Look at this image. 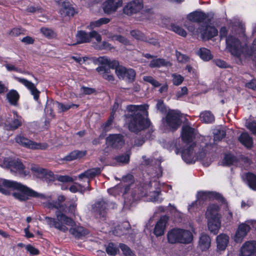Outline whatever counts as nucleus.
<instances>
[{
    "instance_id": "nucleus-1",
    "label": "nucleus",
    "mask_w": 256,
    "mask_h": 256,
    "mask_svg": "<svg viewBox=\"0 0 256 256\" xmlns=\"http://www.w3.org/2000/svg\"><path fill=\"white\" fill-rule=\"evenodd\" d=\"M0 192L5 195H10L20 202H26L30 198H39L50 200V196L38 193L27 186L16 181L0 178Z\"/></svg>"
},
{
    "instance_id": "nucleus-2",
    "label": "nucleus",
    "mask_w": 256,
    "mask_h": 256,
    "mask_svg": "<svg viewBox=\"0 0 256 256\" xmlns=\"http://www.w3.org/2000/svg\"><path fill=\"white\" fill-rule=\"evenodd\" d=\"M149 106L148 104L141 105H128L126 110L132 114L126 115L127 119L128 128L130 132L138 133L148 128L150 125V120L146 118L148 116V110Z\"/></svg>"
},
{
    "instance_id": "nucleus-3",
    "label": "nucleus",
    "mask_w": 256,
    "mask_h": 256,
    "mask_svg": "<svg viewBox=\"0 0 256 256\" xmlns=\"http://www.w3.org/2000/svg\"><path fill=\"white\" fill-rule=\"evenodd\" d=\"M76 212L74 214H70L62 210L56 212V218L45 216L44 220L50 228H54L61 232H66L68 230V226L73 227L76 223L71 216H74Z\"/></svg>"
},
{
    "instance_id": "nucleus-4",
    "label": "nucleus",
    "mask_w": 256,
    "mask_h": 256,
    "mask_svg": "<svg viewBox=\"0 0 256 256\" xmlns=\"http://www.w3.org/2000/svg\"><path fill=\"white\" fill-rule=\"evenodd\" d=\"M182 140L186 144H191L186 146L182 152V158L187 164H192L194 162V158L196 156V153L194 148L196 144L193 142V140L195 138L194 129L188 126H185L182 128Z\"/></svg>"
},
{
    "instance_id": "nucleus-5",
    "label": "nucleus",
    "mask_w": 256,
    "mask_h": 256,
    "mask_svg": "<svg viewBox=\"0 0 256 256\" xmlns=\"http://www.w3.org/2000/svg\"><path fill=\"white\" fill-rule=\"evenodd\" d=\"M97 62L100 66L96 68V70L104 79L112 82L114 78L110 74V68L116 70L119 67L118 62L116 60H111L105 56L99 57Z\"/></svg>"
},
{
    "instance_id": "nucleus-6",
    "label": "nucleus",
    "mask_w": 256,
    "mask_h": 256,
    "mask_svg": "<svg viewBox=\"0 0 256 256\" xmlns=\"http://www.w3.org/2000/svg\"><path fill=\"white\" fill-rule=\"evenodd\" d=\"M3 165L7 169L10 170L12 173L18 174L20 176H26L28 173V172L26 170L22 162L19 160L5 158L3 160Z\"/></svg>"
},
{
    "instance_id": "nucleus-7",
    "label": "nucleus",
    "mask_w": 256,
    "mask_h": 256,
    "mask_svg": "<svg viewBox=\"0 0 256 256\" xmlns=\"http://www.w3.org/2000/svg\"><path fill=\"white\" fill-rule=\"evenodd\" d=\"M181 118L180 111L174 110H168L165 118L166 126L171 130L176 131L182 124Z\"/></svg>"
},
{
    "instance_id": "nucleus-8",
    "label": "nucleus",
    "mask_w": 256,
    "mask_h": 256,
    "mask_svg": "<svg viewBox=\"0 0 256 256\" xmlns=\"http://www.w3.org/2000/svg\"><path fill=\"white\" fill-rule=\"evenodd\" d=\"M226 48L232 55L240 57L242 52V47L240 40L236 37L228 36L226 38Z\"/></svg>"
},
{
    "instance_id": "nucleus-9",
    "label": "nucleus",
    "mask_w": 256,
    "mask_h": 256,
    "mask_svg": "<svg viewBox=\"0 0 256 256\" xmlns=\"http://www.w3.org/2000/svg\"><path fill=\"white\" fill-rule=\"evenodd\" d=\"M44 207L49 209L56 208V210H62L70 214H74L77 212V204L75 202H72L68 206L67 205H60L58 202H56V200L52 202H47L44 203Z\"/></svg>"
},
{
    "instance_id": "nucleus-10",
    "label": "nucleus",
    "mask_w": 256,
    "mask_h": 256,
    "mask_svg": "<svg viewBox=\"0 0 256 256\" xmlns=\"http://www.w3.org/2000/svg\"><path fill=\"white\" fill-rule=\"evenodd\" d=\"M197 34H200L202 40H210L216 36L218 31L214 26L209 25L208 22H206L201 24L196 32Z\"/></svg>"
},
{
    "instance_id": "nucleus-11",
    "label": "nucleus",
    "mask_w": 256,
    "mask_h": 256,
    "mask_svg": "<svg viewBox=\"0 0 256 256\" xmlns=\"http://www.w3.org/2000/svg\"><path fill=\"white\" fill-rule=\"evenodd\" d=\"M108 202L103 199L96 201L92 206V210L100 218L105 220L107 215Z\"/></svg>"
},
{
    "instance_id": "nucleus-12",
    "label": "nucleus",
    "mask_w": 256,
    "mask_h": 256,
    "mask_svg": "<svg viewBox=\"0 0 256 256\" xmlns=\"http://www.w3.org/2000/svg\"><path fill=\"white\" fill-rule=\"evenodd\" d=\"M115 72L119 78L126 80L128 82H132L135 80L136 72L134 69L120 66L118 67Z\"/></svg>"
},
{
    "instance_id": "nucleus-13",
    "label": "nucleus",
    "mask_w": 256,
    "mask_h": 256,
    "mask_svg": "<svg viewBox=\"0 0 256 256\" xmlns=\"http://www.w3.org/2000/svg\"><path fill=\"white\" fill-rule=\"evenodd\" d=\"M16 142L25 148L31 149L44 150L46 147L44 145H42L40 143L33 142L22 136H18L16 138Z\"/></svg>"
},
{
    "instance_id": "nucleus-14",
    "label": "nucleus",
    "mask_w": 256,
    "mask_h": 256,
    "mask_svg": "<svg viewBox=\"0 0 256 256\" xmlns=\"http://www.w3.org/2000/svg\"><path fill=\"white\" fill-rule=\"evenodd\" d=\"M106 144L108 146L115 148H120L124 144V136L121 134H110L106 138Z\"/></svg>"
},
{
    "instance_id": "nucleus-15",
    "label": "nucleus",
    "mask_w": 256,
    "mask_h": 256,
    "mask_svg": "<svg viewBox=\"0 0 256 256\" xmlns=\"http://www.w3.org/2000/svg\"><path fill=\"white\" fill-rule=\"evenodd\" d=\"M13 78L30 90L31 94L34 96V100L38 101L40 92L36 88L34 84L24 78H20L16 76H13Z\"/></svg>"
},
{
    "instance_id": "nucleus-16",
    "label": "nucleus",
    "mask_w": 256,
    "mask_h": 256,
    "mask_svg": "<svg viewBox=\"0 0 256 256\" xmlns=\"http://www.w3.org/2000/svg\"><path fill=\"white\" fill-rule=\"evenodd\" d=\"M142 8V0H134L124 6L123 12L124 14L130 16L138 12Z\"/></svg>"
},
{
    "instance_id": "nucleus-17",
    "label": "nucleus",
    "mask_w": 256,
    "mask_h": 256,
    "mask_svg": "<svg viewBox=\"0 0 256 256\" xmlns=\"http://www.w3.org/2000/svg\"><path fill=\"white\" fill-rule=\"evenodd\" d=\"M122 5V0H106L103 4L104 12L108 14L116 12Z\"/></svg>"
},
{
    "instance_id": "nucleus-18",
    "label": "nucleus",
    "mask_w": 256,
    "mask_h": 256,
    "mask_svg": "<svg viewBox=\"0 0 256 256\" xmlns=\"http://www.w3.org/2000/svg\"><path fill=\"white\" fill-rule=\"evenodd\" d=\"M240 256H256V242H246L241 248Z\"/></svg>"
},
{
    "instance_id": "nucleus-19",
    "label": "nucleus",
    "mask_w": 256,
    "mask_h": 256,
    "mask_svg": "<svg viewBox=\"0 0 256 256\" xmlns=\"http://www.w3.org/2000/svg\"><path fill=\"white\" fill-rule=\"evenodd\" d=\"M250 222L247 221L244 223L240 224L235 234V241L240 242L246 236L250 230Z\"/></svg>"
},
{
    "instance_id": "nucleus-20",
    "label": "nucleus",
    "mask_w": 256,
    "mask_h": 256,
    "mask_svg": "<svg viewBox=\"0 0 256 256\" xmlns=\"http://www.w3.org/2000/svg\"><path fill=\"white\" fill-rule=\"evenodd\" d=\"M220 210L218 206L215 204H210L207 208L206 218L208 220L220 219V214H219Z\"/></svg>"
},
{
    "instance_id": "nucleus-21",
    "label": "nucleus",
    "mask_w": 256,
    "mask_h": 256,
    "mask_svg": "<svg viewBox=\"0 0 256 256\" xmlns=\"http://www.w3.org/2000/svg\"><path fill=\"white\" fill-rule=\"evenodd\" d=\"M208 16L203 12L194 11L190 12L187 16V18L192 22L200 23L205 20Z\"/></svg>"
},
{
    "instance_id": "nucleus-22",
    "label": "nucleus",
    "mask_w": 256,
    "mask_h": 256,
    "mask_svg": "<svg viewBox=\"0 0 256 256\" xmlns=\"http://www.w3.org/2000/svg\"><path fill=\"white\" fill-rule=\"evenodd\" d=\"M167 240L169 244H180V228H174L168 231L167 234Z\"/></svg>"
},
{
    "instance_id": "nucleus-23",
    "label": "nucleus",
    "mask_w": 256,
    "mask_h": 256,
    "mask_svg": "<svg viewBox=\"0 0 256 256\" xmlns=\"http://www.w3.org/2000/svg\"><path fill=\"white\" fill-rule=\"evenodd\" d=\"M166 222L167 218L166 216L160 218L156 222L154 230V233L156 236L164 234Z\"/></svg>"
},
{
    "instance_id": "nucleus-24",
    "label": "nucleus",
    "mask_w": 256,
    "mask_h": 256,
    "mask_svg": "<svg viewBox=\"0 0 256 256\" xmlns=\"http://www.w3.org/2000/svg\"><path fill=\"white\" fill-rule=\"evenodd\" d=\"M180 244H189L193 240L192 234L188 230L180 228Z\"/></svg>"
},
{
    "instance_id": "nucleus-25",
    "label": "nucleus",
    "mask_w": 256,
    "mask_h": 256,
    "mask_svg": "<svg viewBox=\"0 0 256 256\" xmlns=\"http://www.w3.org/2000/svg\"><path fill=\"white\" fill-rule=\"evenodd\" d=\"M102 168H96L88 170L80 174L78 176V178L80 180H82L83 178H92L100 174Z\"/></svg>"
},
{
    "instance_id": "nucleus-26",
    "label": "nucleus",
    "mask_w": 256,
    "mask_h": 256,
    "mask_svg": "<svg viewBox=\"0 0 256 256\" xmlns=\"http://www.w3.org/2000/svg\"><path fill=\"white\" fill-rule=\"evenodd\" d=\"M211 240L206 234H201L198 241V246L202 251H206L210 246Z\"/></svg>"
},
{
    "instance_id": "nucleus-27",
    "label": "nucleus",
    "mask_w": 256,
    "mask_h": 256,
    "mask_svg": "<svg viewBox=\"0 0 256 256\" xmlns=\"http://www.w3.org/2000/svg\"><path fill=\"white\" fill-rule=\"evenodd\" d=\"M70 232L78 238H82L89 234V231L82 226H78L69 230Z\"/></svg>"
},
{
    "instance_id": "nucleus-28",
    "label": "nucleus",
    "mask_w": 256,
    "mask_h": 256,
    "mask_svg": "<svg viewBox=\"0 0 256 256\" xmlns=\"http://www.w3.org/2000/svg\"><path fill=\"white\" fill-rule=\"evenodd\" d=\"M229 237L225 234H220L216 238L217 248L219 250H224L228 244Z\"/></svg>"
},
{
    "instance_id": "nucleus-29",
    "label": "nucleus",
    "mask_w": 256,
    "mask_h": 256,
    "mask_svg": "<svg viewBox=\"0 0 256 256\" xmlns=\"http://www.w3.org/2000/svg\"><path fill=\"white\" fill-rule=\"evenodd\" d=\"M221 226L220 219L208 220V230L214 234L218 233Z\"/></svg>"
},
{
    "instance_id": "nucleus-30",
    "label": "nucleus",
    "mask_w": 256,
    "mask_h": 256,
    "mask_svg": "<svg viewBox=\"0 0 256 256\" xmlns=\"http://www.w3.org/2000/svg\"><path fill=\"white\" fill-rule=\"evenodd\" d=\"M238 140L248 148H250L252 146V138L248 132L242 133L238 137Z\"/></svg>"
},
{
    "instance_id": "nucleus-31",
    "label": "nucleus",
    "mask_w": 256,
    "mask_h": 256,
    "mask_svg": "<svg viewBox=\"0 0 256 256\" xmlns=\"http://www.w3.org/2000/svg\"><path fill=\"white\" fill-rule=\"evenodd\" d=\"M52 103L53 106L57 108L58 113L65 112L74 106H76V108L78 106V104H64L58 101H55V102H52Z\"/></svg>"
},
{
    "instance_id": "nucleus-32",
    "label": "nucleus",
    "mask_w": 256,
    "mask_h": 256,
    "mask_svg": "<svg viewBox=\"0 0 256 256\" xmlns=\"http://www.w3.org/2000/svg\"><path fill=\"white\" fill-rule=\"evenodd\" d=\"M6 98L11 105L16 106L20 99V95L16 90H11L7 93Z\"/></svg>"
},
{
    "instance_id": "nucleus-33",
    "label": "nucleus",
    "mask_w": 256,
    "mask_h": 256,
    "mask_svg": "<svg viewBox=\"0 0 256 256\" xmlns=\"http://www.w3.org/2000/svg\"><path fill=\"white\" fill-rule=\"evenodd\" d=\"M202 122L206 124H212L214 122V115L210 110H205L202 112L200 115Z\"/></svg>"
},
{
    "instance_id": "nucleus-34",
    "label": "nucleus",
    "mask_w": 256,
    "mask_h": 256,
    "mask_svg": "<svg viewBox=\"0 0 256 256\" xmlns=\"http://www.w3.org/2000/svg\"><path fill=\"white\" fill-rule=\"evenodd\" d=\"M24 120L22 116L14 118L6 126L7 130H14L20 126Z\"/></svg>"
},
{
    "instance_id": "nucleus-35",
    "label": "nucleus",
    "mask_w": 256,
    "mask_h": 256,
    "mask_svg": "<svg viewBox=\"0 0 256 256\" xmlns=\"http://www.w3.org/2000/svg\"><path fill=\"white\" fill-rule=\"evenodd\" d=\"M86 154V151L74 150L65 156L62 160L66 161H72L77 158H80Z\"/></svg>"
},
{
    "instance_id": "nucleus-36",
    "label": "nucleus",
    "mask_w": 256,
    "mask_h": 256,
    "mask_svg": "<svg viewBox=\"0 0 256 256\" xmlns=\"http://www.w3.org/2000/svg\"><path fill=\"white\" fill-rule=\"evenodd\" d=\"M132 154L131 150H128L124 154H120L115 156L114 159L116 161L122 164H128L130 160V156Z\"/></svg>"
},
{
    "instance_id": "nucleus-37",
    "label": "nucleus",
    "mask_w": 256,
    "mask_h": 256,
    "mask_svg": "<svg viewBox=\"0 0 256 256\" xmlns=\"http://www.w3.org/2000/svg\"><path fill=\"white\" fill-rule=\"evenodd\" d=\"M245 180L250 189L256 191V175L251 172H248L246 174Z\"/></svg>"
},
{
    "instance_id": "nucleus-38",
    "label": "nucleus",
    "mask_w": 256,
    "mask_h": 256,
    "mask_svg": "<svg viewBox=\"0 0 256 256\" xmlns=\"http://www.w3.org/2000/svg\"><path fill=\"white\" fill-rule=\"evenodd\" d=\"M76 37L77 38L76 44L86 43L90 42V33L82 30L78 31Z\"/></svg>"
},
{
    "instance_id": "nucleus-39",
    "label": "nucleus",
    "mask_w": 256,
    "mask_h": 256,
    "mask_svg": "<svg viewBox=\"0 0 256 256\" xmlns=\"http://www.w3.org/2000/svg\"><path fill=\"white\" fill-rule=\"evenodd\" d=\"M170 62L164 58L154 59L150 62L149 66L151 68L166 66Z\"/></svg>"
},
{
    "instance_id": "nucleus-40",
    "label": "nucleus",
    "mask_w": 256,
    "mask_h": 256,
    "mask_svg": "<svg viewBox=\"0 0 256 256\" xmlns=\"http://www.w3.org/2000/svg\"><path fill=\"white\" fill-rule=\"evenodd\" d=\"M197 54L204 61H208L212 58L210 51L204 48H200L197 52Z\"/></svg>"
},
{
    "instance_id": "nucleus-41",
    "label": "nucleus",
    "mask_w": 256,
    "mask_h": 256,
    "mask_svg": "<svg viewBox=\"0 0 256 256\" xmlns=\"http://www.w3.org/2000/svg\"><path fill=\"white\" fill-rule=\"evenodd\" d=\"M170 27L172 30L178 34L183 37H186V36L187 33L186 31L179 26L174 24H170Z\"/></svg>"
},
{
    "instance_id": "nucleus-42",
    "label": "nucleus",
    "mask_w": 256,
    "mask_h": 256,
    "mask_svg": "<svg viewBox=\"0 0 256 256\" xmlns=\"http://www.w3.org/2000/svg\"><path fill=\"white\" fill-rule=\"evenodd\" d=\"M60 12L62 14L73 16L74 14V10L73 8L69 6L68 3L67 5L66 4L63 8H61Z\"/></svg>"
},
{
    "instance_id": "nucleus-43",
    "label": "nucleus",
    "mask_w": 256,
    "mask_h": 256,
    "mask_svg": "<svg viewBox=\"0 0 256 256\" xmlns=\"http://www.w3.org/2000/svg\"><path fill=\"white\" fill-rule=\"evenodd\" d=\"M226 136V132L224 129H217L215 130L214 140L215 142L220 141Z\"/></svg>"
},
{
    "instance_id": "nucleus-44",
    "label": "nucleus",
    "mask_w": 256,
    "mask_h": 256,
    "mask_svg": "<svg viewBox=\"0 0 256 256\" xmlns=\"http://www.w3.org/2000/svg\"><path fill=\"white\" fill-rule=\"evenodd\" d=\"M132 36L136 39L142 41H146L147 38L144 35L143 33L138 30H132L130 32Z\"/></svg>"
},
{
    "instance_id": "nucleus-45",
    "label": "nucleus",
    "mask_w": 256,
    "mask_h": 256,
    "mask_svg": "<svg viewBox=\"0 0 256 256\" xmlns=\"http://www.w3.org/2000/svg\"><path fill=\"white\" fill-rule=\"evenodd\" d=\"M52 102H55V100H48L46 102V104L45 107V112L48 115H50L52 118H54L55 114L53 110V103Z\"/></svg>"
},
{
    "instance_id": "nucleus-46",
    "label": "nucleus",
    "mask_w": 256,
    "mask_h": 256,
    "mask_svg": "<svg viewBox=\"0 0 256 256\" xmlns=\"http://www.w3.org/2000/svg\"><path fill=\"white\" fill-rule=\"evenodd\" d=\"M118 251V248L112 242L110 243L106 248V252L108 254L111 256L116 255Z\"/></svg>"
},
{
    "instance_id": "nucleus-47",
    "label": "nucleus",
    "mask_w": 256,
    "mask_h": 256,
    "mask_svg": "<svg viewBox=\"0 0 256 256\" xmlns=\"http://www.w3.org/2000/svg\"><path fill=\"white\" fill-rule=\"evenodd\" d=\"M236 160V157L231 154H226L222 160L224 166H230Z\"/></svg>"
},
{
    "instance_id": "nucleus-48",
    "label": "nucleus",
    "mask_w": 256,
    "mask_h": 256,
    "mask_svg": "<svg viewBox=\"0 0 256 256\" xmlns=\"http://www.w3.org/2000/svg\"><path fill=\"white\" fill-rule=\"evenodd\" d=\"M119 247L125 256H136L130 248L126 244H120Z\"/></svg>"
},
{
    "instance_id": "nucleus-49",
    "label": "nucleus",
    "mask_w": 256,
    "mask_h": 256,
    "mask_svg": "<svg viewBox=\"0 0 256 256\" xmlns=\"http://www.w3.org/2000/svg\"><path fill=\"white\" fill-rule=\"evenodd\" d=\"M41 32L47 38H52L56 36V34L50 28H40Z\"/></svg>"
},
{
    "instance_id": "nucleus-50",
    "label": "nucleus",
    "mask_w": 256,
    "mask_h": 256,
    "mask_svg": "<svg viewBox=\"0 0 256 256\" xmlns=\"http://www.w3.org/2000/svg\"><path fill=\"white\" fill-rule=\"evenodd\" d=\"M172 76V83L175 86H179L184 82V78L179 74H173Z\"/></svg>"
},
{
    "instance_id": "nucleus-51",
    "label": "nucleus",
    "mask_w": 256,
    "mask_h": 256,
    "mask_svg": "<svg viewBox=\"0 0 256 256\" xmlns=\"http://www.w3.org/2000/svg\"><path fill=\"white\" fill-rule=\"evenodd\" d=\"M110 38L112 40H117L124 44L128 45L129 44V40L122 35L114 34L110 36Z\"/></svg>"
},
{
    "instance_id": "nucleus-52",
    "label": "nucleus",
    "mask_w": 256,
    "mask_h": 256,
    "mask_svg": "<svg viewBox=\"0 0 256 256\" xmlns=\"http://www.w3.org/2000/svg\"><path fill=\"white\" fill-rule=\"evenodd\" d=\"M90 182H88V186L86 188L82 187V186L80 184H78V186L80 187V190H78L76 186H72L70 187V190L72 192H80L82 193H84V192L86 190H90Z\"/></svg>"
},
{
    "instance_id": "nucleus-53",
    "label": "nucleus",
    "mask_w": 256,
    "mask_h": 256,
    "mask_svg": "<svg viewBox=\"0 0 256 256\" xmlns=\"http://www.w3.org/2000/svg\"><path fill=\"white\" fill-rule=\"evenodd\" d=\"M211 198H214L218 200L219 202L222 204H226L227 206L228 204L226 199L222 196V194L218 192H211Z\"/></svg>"
},
{
    "instance_id": "nucleus-54",
    "label": "nucleus",
    "mask_w": 256,
    "mask_h": 256,
    "mask_svg": "<svg viewBox=\"0 0 256 256\" xmlns=\"http://www.w3.org/2000/svg\"><path fill=\"white\" fill-rule=\"evenodd\" d=\"M143 80L144 81L150 83L155 88L160 86V84L151 76H144L143 78Z\"/></svg>"
},
{
    "instance_id": "nucleus-55",
    "label": "nucleus",
    "mask_w": 256,
    "mask_h": 256,
    "mask_svg": "<svg viewBox=\"0 0 256 256\" xmlns=\"http://www.w3.org/2000/svg\"><path fill=\"white\" fill-rule=\"evenodd\" d=\"M156 108L162 114H165L166 112V106L164 101L161 100H158L156 104Z\"/></svg>"
},
{
    "instance_id": "nucleus-56",
    "label": "nucleus",
    "mask_w": 256,
    "mask_h": 256,
    "mask_svg": "<svg viewBox=\"0 0 256 256\" xmlns=\"http://www.w3.org/2000/svg\"><path fill=\"white\" fill-rule=\"evenodd\" d=\"M211 192H200L198 193V199L206 200L208 198H211Z\"/></svg>"
},
{
    "instance_id": "nucleus-57",
    "label": "nucleus",
    "mask_w": 256,
    "mask_h": 256,
    "mask_svg": "<svg viewBox=\"0 0 256 256\" xmlns=\"http://www.w3.org/2000/svg\"><path fill=\"white\" fill-rule=\"evenodd\" d=\"M176 56L179 62H186L189 60V57L180 52L176 51Z\"/></svg>"
},
{
    "instance_id": "nucleus-58",
    "label": "nucleus",
    "mask_w": 256,
    "mask_h": 256,
    "mask_svg": "<svg viewBox=\"0 0 256 256\" xmlns=\"http://www.w3.org/2000/svg\"><path fill=\"white\" fill-rule=\"evenodd\" d=\"M213 62L220 68H227L229 67V66L226 62L220 59L214 60Z\"/></svg>"
},
{
    "instance_id": "nucleus-59",
    "label": "nucleus",
    "mask_w": 256,
    "mask_h": 256,
    "mask_svg": "<svg viewBox=\"0 0 256 256\" xmlns=\"http://www.w3.org/2000/svg\"><path fill=\"white\" fill-rule=\"evenodd\" d=\"M26 250L32 255H38L39 254V250L32 246L31 244H28L26 246Z\"/></svg>"
},
{
    "instance_id": "nucleus-60",
    "label": "nucleus",
    "mask_w": 256,
    "mask_h": 256,
    "mask_svg": "<svg viewBox=\"0 0 256 256\" xmlns=\"http://www.w3.org/2000/svg\"><path fill=\"white\" fill-rule=\"evenodd\" d=\"M188 94V88L186 86H183L181 88L180 90L177 91L176 94V99L178 100L183 96Z\"/></svg>"
},
{
    "instance_id": "nucleus-61",
    "label": "nucleus",
    "mask_w": 256,
    "mask_h": 256,
    "mask_svg": "<svg viewBox=\"0 0 256 256\" xmlns=\"http://www.w3.org/2000/svg\"><path fill=\"white\" fill-rule=\"evenodd\" d=\"M81 89L84 94L90 95L96 92V90L94 88L85 86H82Z\"/></svg>"
},
{
    "instance_id": "nucleus-62",
    "label": "nucleus",
    "mask_w": 256,
    "mask_h": 256,
    "mask_svg": "<svg viewBox=\"0 0 256 256\" xmlns=\"http://www.w3.org/2000/svg\"><path fill=\"white\" fill-rule=\"evenodd\" d=\"M90 40L92 38H94L98 42L102 40L101 36L96 31L93 30L90 32Z\"/></svg>"
},
{
    "instance_id": "nucleus-63",
    "label": "nucleus",
    "mask_w": 256,
    "mask_h": 256,
    "mask_svg": "<svg viewBox=\"0 0 256 256\" xmlns=\"http://www.w3.org/2000/svg\"><path fill=\"white\" fill-rule=\"evenodd\" d=\"M26 10L28 12L32 13H36V12H42V9L40 6H29L28 7Z\"/></svg>"
},
{
    "instance_id": "nucleus-64",
    "label": "nucleus",
    "mask_w": 256,
    "mask_h": 256,
    "mask_svg": "<svg viewBox=\"0 0 256 256\" xmlns=\"http://www.w3.org/2000/svg\"><path fill=\"white\" fill-rule=\"evenodd\" d=\"M247 128L253 134L256 135V121L249 122L247 126Z\"/></svg>"
}]
</instances>
